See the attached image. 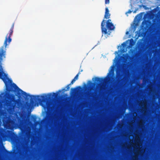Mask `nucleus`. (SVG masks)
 <instances>
[{"mask_svg": "<svg viewBox=\"0 0 160 160\" xmlns=\"http://www.w3.org/2000/svg\"><path fill=\"white\" fill-rule=\"evenodd\" d=\"M74 82L73 81H72L69 84V85H71Z\"/></svg>", "mask_w": 160, "mask_h": 160, "instance_id": "6ab92c4d", "label": "nucleus"}, {"mask_svg": "<svg viewBox=\"0 0 160 160\" xmlns=\"http://www.w3.org/2000/svg\"><path fill=\"white\" fill-rule=\"evenodd\" d=\"M116 59V57H115V59Z\"/></svg>", "mask_w": 160, "mask_h": 160, "instance_id": "bb28decb", "label": "nucleus"}, {"mask_svg": "<svg viewBox=\"0 0 160 160\" xmlns=\"http://www.w3.org/2000/svg\"><path fill=\"white\" fill-rule=\"evenodd\" d=\"M70 85L69 84L66 87V88H67L66 90L68 91V90L70 89Z\"/></svg>", "mask_w": 160, "mask_h": 160, "instance_id": "2eb2a0df", "label": "nucleus"}, {"mask_svg": "<svg viewBox=\"0 0 160 160\" xmlns=\"http://www.w3.org/2000/svg\"><path fill=\"white\" fill-rule=\"evenodd\" d=\"M61 91V90H59L58 91V92H60Z\"/></svg>", "mask_w": 160, "mask_h": 160, "instance_id": "393cba45", "label": "nucleus"}, {"mask_svg": "<svg viewBox=\"0 0 160 160\" xmlns=\"http://www.w3.org/2000/svg\"><path fill=\"white\" fill-rule=\"evenodd\" d=\"M72 81H73V82H75V81H76V80L74 78H73L72 80Z\"/></svg>", "mask_w": 160, "mask_h": 160, "instance_id": "5701e85b", "label": "nucleus"}, {"mask_svg": "<svg viewBox=\"0 0 160 160\" xmlns=\"http://www.w3.org/2000/svg\"><path fill=\"white\" fill-rule=\"evenodd\" d=\"M131 40H133V39H131Z\"/></svg>", "mask_w": 160, "mask_h": 160, "instance_id": "2f4dec72", "label": "nucleus"}, {"mask_svg": "<svg viewBox=\"0 0 160 160\" xmlns=\"http://www.w3.org/2000/svg\"><path fill=\"white\" fill-rule=\"evenodd\" d=\"M0 79H2L6 87V89L7 91L9 92H17V94L20 95L21 94L24 95L26 97V99L28 100L30 97V103H28V105L30 104L32 105L35 103V101H38L41 102L47 103L49 100L51 99L52 97L56 98L58 94V93H53L52 95L51 93H49L48 96L42 95H31L26 93L19 88L14 83L10 84L12 82V80L7 77V75L3 71L2 66L0 65Z\"/></svg>", "mask_w": 160, "mask_h": 160, "instance_id": "f257e3e1", "label": "nucleus"}, {"mask_svg": "<svg viewBox=\"0 0 160 160\" xmlns=\"http://www.w3.org/2000/svg\"><path fill=\"white\" fill-rule=\"evenodd\" d=\"M125 44L124 43H123V44H122V45H123V44Z\"/></svg>", "mask_w": 160, "mask_h": 160, "instance_id": "a878e982", "label": "nucleus"}, {"mask_svg": "<svg viewBox=\"0 0 160 160\" xmlns=\"http://www.w3.org/2000/svg\"><path fill=\"white\" fill-rule=\"evenodd\" d=\"M110 14L109 13V11L107 7L105 8V12L104 15V18L107 19L110 18Z\"/></svg>", "mask_w": 160, "mask_h": 160, "instance_id": "9d476101", "label": "nucleus"}, {"mask_svg": "<svg viewBox=\"0 0 160 160\" xmlns=\"http://www.w3.org/2000/svg\"><path fill=\"white\" fill-rule=\"evenodd\" d=\"M109 74V73H108V75Z\"/></svg>", "mask_w": 160, "mask_h": 160, "instance_id": "cd10ccee", "label": "nucleus"}, {"mask_svg": "<svg viewBox=\"0 0 160 160\" xmlns=\"http://www.w3.org/2000/svg\"><path fill=\"white\" fill-rule=\"evenodd\" d=\"M8 98L10 101L7 103L8 107H9L8 109L10 111H12L15 107L16 104L18 102V100L15 99L14 98V96L12 94L9 95Z\"/></svg>", "mask_w": 160, "mask_h": 160, "instance_id": "7ed1b4c3", "label": "nucleus"}, {"mask_svg": "<svg viewBox=\"0 0 160 160\" xmlns=\"http://www.w3.org/2000/svg\"><path fill=\"white\" fill-rule=\"evenodd\" d=\"M5 151L6 152V153L8 154H10L11 153V152H9L8 151H7V150H6V149L5 150Z\"/></svg>", "mask_w": 160, "mask_h": 160, "instance_id": "a211bd4d", "label": "nucleus"}, {"mask_svg": "<svg viewBox=\"0 0 160 160\" xmlns=\"http://www.w3.org/2000/svg\"><path fill=\"white\" fill-rule=\"evenodd\" d=\"M110 0H105V4H109L110 2Z\"/></svg>", "mask_w": 160, "mask_h": 160, "instance_id": "4468645a", "label": "nucleus"}, {"mask_svg": "<svg viewBox=\"0 0 160 160\" xmlns=\"http://www.w3.org/2000/svg\"><path fill=\"white\" fill-rule=\"evenodd\" d=\"M131 40H133V39H131Z\"/></svg>", "mask_w": 160, "mask_h": 160, "instance_id": "7c9ffc66", "label": "nucleus"}, {"mask_svg": "<svg viewBox=\"0 0 160 160\" xmlns=\"http://www.w3.org/2000/svg\"><path fill=\"white\" fill-rule=\"evenodd\" d=\"M2 122L4 128L8 129H11L15 124V121L8 117L4 118Z\"/></svg>", "mask_w": 160, "mask_h": 160, "instance_id": "f03ea898", "label": "nucleus"}, {"mask_svg": "<svg viewBox=\"0 0 160 160\" xmlns=\"http://www.w3.org/2000/svg\"><path fill=\"white\" fill-rule=\"evenodd\" d=\"M32 119L33 120L35 121L36 119V117L35 116H32Z\"/></svg>", "mask_w": 160, "mask_h": 160, "instance_id": "f3484780", "label": "nucleus"}, {"mask_svg": "<svg viewBox=\"0 0 160 160\" xmlns=\"http://www.w3.org/2000/svg\"><path fill=\"white\" fill-rule=\"evenodd\" d=\"M78 88H79L80 89H81L82 88H81V87H80V86L78 87Z\"/></svg>", "mask_w": 160, "mask_h": 160, "instance_id": "b1692460", "label": "nucleus"}, {"mask_svg": "<svg viewBox=\"0 0 160 160\" xmlns=\"http://www.w3.org/2000/svg\"><path fill=\"white\" fill-rule=\"evenodd\" d=\"M131 40H133V39H131Z\"/></svg>", "mask_w": 160, "mask_h": 160, "instance_id": "c756f323", "label": "nucleus"}, {"mask_svg": "<svg viewBox=\"0 0 160 160\" xmlns=\"http://www.w3.org/2000/svg\"><path fill=\"white\" fill-rule=\"evenodd\" d=\"M62 91H63V92H65L67 91V90H66V89L65 88H63L62 89Z\"/></svg>", "mask_w": 160, "mask_h": 160, "instance_id": "412c9836", "label": "nucleus"}, {"mask_svg": "<svg viewBox=\"0 0 160 160\" xmlns=\"http://www.w3.org/2000/svg\"><path fill=\"white\" fill-rule=\"evenodd\" d=\"M6 51L4 50L3 47L0 48V60H2L3 58H5Z\"/></svg>", "mask_w": 160, "mask_h": 160, "instance_id": "1a4fd4ad", "label": "nucleus"}, {"mask_svg": "<svg viewBox=\"0 0 160 160\" xmlns=\"http://www.w3.org/2000/svg\"><path fill=\"white\" fill-rule=\"evenodd\" d=\"M122 72L121 70L117 71L116 72V77L117 78V83L116 85V87L119 86L121 83V81L122 80V75L121 73Z\"/></svg>", "mask_w": 160, "mask_h": 160, "instance_id": "423d86ee", "label": "nucleus"}, {"mask_svg": "<svg viewBox=\"0 0 160 160\" xmlns=\"http://www.w3.org/2000/svg\"><path fill=\"white\" fill-rule=\"evenodd\" d=\"M80 72H78L74 78L76 80H77L78 79V76Z\"/></svg>", "mask_w": 160, "mask_h": 160, "instance_id": "9b49d317", "label": "nucleus"}, {"mask_svg": "<svg viewBox=\"0 0 160 160\" xmlns=\"http://www.w3.org/2000/svg\"><path fill=\"white\" fill-rule=\"evenodd\" d=\"M128 32H127L126 33H127Z\"/></svg>", "mask_w": 160, "mask_h": 160, "instance_id": "c85d7f7f", "label": "nucleus"}, {"mask_svg": "<svg viewBox=\"0 0 160 160\" xmlns=\"http://www.w3.org/2000/svg\"><path fill=\"white\" fill-rule=\"evenodd\" d=\"M14 26V23H13L12 25L9 33L7 35L6 37L4 43V45H5V48L12 41V39L11 38V36H12V34Z\"/></svg>", "mask_w": 160, "mask_h": 160, "instance_id": "39448f33", "label": "nucleus"}, {"mask_svg": "<svg viewBox=\"0 0 160 160\" xmlns=\"http://www.w3.org/2000/svg\"><path fill=\"white\" fill-rule=\"evenodd\" d=\"M74 82L73 81H72L69 84V85H71Z\"/></svg>", "mask_w": 160, "mask_h": 160, "instance_id": "aec40b11", "label": "nucleus"}, {"mask_svg": "<svg viewBox=\"0 0 160 160\" xmlns=\"http://www.w3.org/2000/svg\"><path fill=\"white\" fill-rule=\"evenodd\" d=\"M7 132L8 133L7 134V136L9 138L13 141H16L17 140V136L11 131L8 130Z\"/></svg>", "mask_w": 160, "mask_h": 160, "instance_id": "0eeeda50", "label": "nucleus"}, {"mask_svg": "<svg viewBox=\"0 0 160 160\" xmlns=\"http://www.w3.org/2000/svg\"><path fill=\"white\" fill-rule=\"evenodd\" d=\"M138 159L137 157V156L136 154H135V155L133 157V158L132 159V160H138Z\"/></svg>", "mask_w": 160, "mask_h": 160, "instance_id": "ddd939ff", "label": "nucleus"}, {"mask_svg": "<svg viewBox=\"0 0 160 160\" xmlns=\"http://www.w3.org/2000/svg\"><path fill=\"white\" fill-rule=\"evenodd\" d=\"M71 91L72 93H74L76 91V88H71Z\"/></svg>", "mask_w": 160, "mask_h": 160, "instance_id": "f8f14e48", "label": "nucleus"}, {"mask_svg": "<svg viewBox=\"0 0 160 160\" xmlns=\"http://www.w3.org/2000/svg\"><path fill=\"white\" fill-rule=\"evenodd\" d=\"M112 23V22H111V19H108V20L107 21V22H106V23Z\"/></svg>", "mask_w": 160, "mask_h": 160, "instance_id": "dca6fc26", "label": "nucleus"}, {"mask_svg": "<svg viewBox=\"0 0 160 160\" xmlns=\"http://www.w3.org/2000/svg\"><path fill=\"white\" fill-rule=\"evenodd\" d=\"M105 79L102 78L95 77V82L93 84L94 85H99L100 84L102 83L105 82ZM90 83L92 84L90 81H89Z\"/></svg>", "mask_w": 160, "mask_h": 160, "instance_id": "6e6552de", "label": "nucleus"}, {"mask_svg": "<svg viewBox=\"0 0 160 160\" xmlns=\"http://www.w3.org/2000/svg\"><path fill=\"white\" fill-rule=\"evenodd\" d=\"M105 20L103 19L102 21L101 24V28L102 32H103L105 34L108 33V29L110 30H113L114 29L115 27L112 23H106V28H105L104 27L105 24Z\"/></svg>", "mask_w": 160, "mask_h": 160, "instance_id": "20e7f679", "label": "nucleus"}, {"mask_svg": "<svg viewBox=\"0 0 160 160\" xmlns=\"http://www.w3.org/2000/svg\"><path fill=\"white\" fill-rule=\"evenodd\" d=\"M132 12V11L129 10L126 13H131Z\"/></svg>", "mask_w": 160, "mask_h": 160, "instance_id": "4be33fe9", "label": "nucleus"}]
</instances>
